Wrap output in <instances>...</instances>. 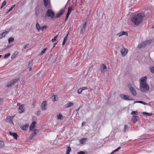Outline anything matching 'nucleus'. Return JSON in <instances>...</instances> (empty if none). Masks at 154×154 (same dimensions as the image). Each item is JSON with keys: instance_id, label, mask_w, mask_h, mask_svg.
I'll return each instance as SVG.
<instances>
[{"instance_id": "1", "label": "nucleus", "mask_w": 154, "mask_h": 154, "mask_svg": "<svg viewBox=\"0 0 154 154\" xmlns=\"http://www.w3.org/2000/svg\"><path fill=\"white\" fill-rule=\"evenodd\" d=\"M145 16V14L143 13H139L133 15L131 18V20L134 25L138 26L142 22Z\"/></svg>"}, {"instance_id": "2", "label": "nucleus", "mask_w": 154, "mask_h": 154, "mask_svg": "<svg viewBox=\"0 0 154 154\" xmlns=\"http://www.w3.org/2000/svg\"><path fill=\"white\" fill-rule=\"evenodd\" d=\"M147 79V78L146 76L140 79V89L142 91L145 92L149 90V87L146 82Z\"/></svg>"}, {"instance_id": "3", "label": "nucleus", "mask_w": 154, "mask_h": 154, "mask_svg": "<svg viewBox=\"0 0 154 154\" xmlns=\"http://www.w3.org/2000/svg\"><path fill=\"white\" fill-rule=\"evenodd\" d=\"M19 79V78H18L12 80L10 81V83H8L7 84L6 86L8 88L11 87L12 86L14 85L16 83L18 82Z\"/></svg>"}, {"instance_id": "4", "label": "nucleus", "mask_w": 154, "mask_h": 154, "mask_svg": "<svg viewBox=\"0 0 154 154\" xmlns=\"http://www.w3.org/2000/svg\"><path fill=\"white\" fill-rule=\"evenodd\" d=\"M46 15L48 17H50L52 19L55 17L54 12L50 9H49L47 10L46 13Z\"/></svg>"}, {"instance_id": "5", "label": "nucleus", "mask_w": 154, "mask_h": 154, "mask_svg": "<svg viewBox=\"0 0 154 154\" xmlns=\"http://www.w3.org/2000/svg\"><path fill=\"white\" fill-rule=\"evenodd\" d=\"M88 21L86 20L84 23L82 25H81L80 27L81 31L80 32V33L83 34L84 33L85 28L86 27V25Z\"/></svg>"}, {"instance_id": "6", "label": "nucleus", "mask_w": 154, "mask_h": 154, "mask_svg": "<svg viewBox=\"0 0 154 154\" xmlns=\"http://www.w3.org/2000/svg\"><path fill=\"white\" fill-rule=\"evenodd\" d=\"M151 41L147 40L141 43L140 44L138 45V47L139 48H141L143 47H144L146 46V45L148 44H149L150 43Z\"/></svg>"}, {"instance_id": "7", "label": "nucleus", "mask_w": 154, "mask_h": 154, "mask_svg": "<svg viewBox=\"0 0 154 154\" xmlns=\"http://www.w3.org/2000/svg\"><path fill=\"white\" fill-rule=\"evenodd\" d=\"M120 97L122 99L126 100H133V99H132L129 96L126 95L121 94L120 95Z\"/></svg>"}, {"instance_id": "8", "label": "nucleus", "mask_w": 154, "mask_h": 154, "mask_svg": "<svg viewBox=\"0 0 154 154\" xmlns=\"http://www.w3.org/2000/svg\"><path fill=\"white\" fill-rule=\"evenodd\" d=\"M14 116H8L7 117L6 121L7 122H9L11 124H13V120Z\"/></svg>"}, {"instance_id": "9", "label": "nucleus", "mask_w": 154, "mask_h": 154, "mask_svg": "<svg viewBox=\"0 0 154 154\" xmlns=\"http://www.w3.org/2000/svg\"><path fill=\"white\" fill-rule=\"evenodd\" d=\"M129 90L131 93V94L134 96L137 95V92L135 88L132 87H131L129 88Z\"/></svg>"}, {"instance_id": "10", "label": "nucleus", "mask_w": 154, "mask_h": 154, "mask_svg": "<svg viewBox=\"0 0 154 154\" xmlns=\"http://www.w3.org/2000/svg\"><path fill=\"white\" fill-rule=\"evenodd\" d=\"M64 11V10L62 9H61L59 12L56 14V17L57 18H58L60 17V16L63 14Z\"/></svg>"}, {"instance_id": "11", "label": "nucleus", "mask_w": 154, "mask_h": 154, "mask_svg": "<svg viewBox=\"0 0 154 154\" xmlns=\"http://www.w3.org/2000/svg\"><path fill=\"white\" fill-rule=\"evenodd\" d=\"M19 112L20 113H22L24 112V105H21L20 106L18 109Z\"/></svg>"}, {"instance_id": "12", "label": "nucleus", "mask_w": 154, "mask_h": 154, "mask_svg": "<svg viewBox=\"0 0 154 154\" xmlns=\"http://www.w3.org/2000/svg\"><path fill=\"white\" fill-rule=\"evenodd\" d=\"M138 118V116L133 115L132 118V121L133 123H135L137 121Z\"/></svg>"}, {"instance_id": "13", "label": "nucleus", "mask_w": 154, "mask_h": 154, "mask_svg": "<svg viewBox=\"0 0 154 154\" xmlns=\"http://www.w3.org/2000/svg\"><path fill=\"white\" fill-rule=\"evenodd\" d=\"M9 134L13 137L15 139H17L18 137L17 134L16 133L12 132L11 131L9 132Z\"/></svg>"}, {"instance_id": "14", "label": "nucleus", "mask_w": 154, "mask_h": 154, "mask_svg": "<svg viewBox=\"0 0 154 154\" xmlns=\"http://www.w3.org/2000/svg\"><path fill=\"white\" fill-rule=\"evenodd\" d=\"M121 52L122 55L125 56L128 52V49L125 48H123L121 50Z\"/></svg>"}, {"instance_id": "15", "label": "nucleus", "mask_w": 154, "mask_h": 154, "mask_svg": "<svg viewBox=\"0 0 154 154\" xmlns=\"http://www.w3.org/2000/svg\"><path fill=\"white\" fill-rule=\"evenodd\" d=\"M117 35H118L119 37L121 36L122 35H125L126 36H128V33L126 32L122 31L119 32Z\"/></svg>"}, {"instance_id": "16", "label": "nucleus", "mask_w": 154, "mask_h": 154, "mask_svg": "<svg viewBox=\"0 0 154 154\" xmlns=\"http://www.w3.org/2000/svg\"><path fill=\"white\" fill-rule=\"evenodd\" d=\"M46 102V101H44L42 104L41 106L42 108V110H46V108L45 107Z\"/></svg>"}, {"instance_id": "17", "label": "nucleus", "mask_w": 154, "mask_h": 154, "mask_svg": "<svg viewBox=\"0 0 154 154\" xmlns=\"http://www.w3.org/2000/svg\"><path fill=\"white\" fill-rule=\"evenodd\" d=\"M29 125L28 124L23 125L21 127V129L24 131H27L29 128Z\"/></svg>"}, {"instance_id": "18", "label": "nucleus", "mask_w": 154, "mask_h": 154, "mask_svg": "<svg viewBox=\"0 0 154 154\" xmlns=\"http://www.w3.org/2000/svg\"><path fill=\"white\" fill-rule=\"evenodd\" d=\"M106 69V66L104 64H102L101 67V71L102 72H105Z\"/></svg>"}, {"instance_id": "19", "label": "nucleus", "mask_w": 154, "mask_h": 154, "mask_svg": "<svg viewBox=\"0 0 154 154\" xmlns=\"http://www.w3.org/2000/svg\"><path fill=\"white\" fill-rule=\"evenodd\" d=\"M8 31H5L4 32L2 33L1 34H0V39L2 38V37H5L6 34L8 33Z\"/></svg>"}, {"instance_id": "20", "label": "nucleus", "mask_w": 154, "mask_h": 154, "mask_svg": "<svg viewBox=\"0 0 154 154\" xmlns=\"http://www.w3.org/2000/svg\"><path fill=\"white\" fill-rule=\"evenodd\" d=\"M139 103L143 104L144 105H147L148 103L142 101H136L134 102V103Z\"/></svg>"}, {"instance_id": "21", "label": "nucleus", "mask_w": 154, "mask_h": 154, "mask_svg": "<svg viewBox=\"0 0 154 154\" xmlns=\"http://www.w3.org/2000/svg\"><path fill=\"white\" fill-rule=\"evenodd\" d=\"M69 32L67 33V34L66 35V36H65V37L64 38V40L63 41V46L66 42L67 39V37L68 35Z\"/></svg>"}, {"instance_id": "22", "label": "nucleus", "mask_w": 154, "mask_h": 154, "mask_svg": "<svg viewBox=\"0 0 154 154\" xmlns=\"http://www.w3.org/2000/svg\"><path fill=\"white\" fill-rule=\"evenodd\" d=\"M72 10V8L70 7H69L68 9V12L66 14L67 15H69L70 14Z\"/></svg>"}, {"instance_id": "23", "label": "nucleus", "mask_w": 154, "mask_h": 154, "mask_svg": "<svg viewBox=\"0 0 154 154\" xmlns=\"http://www.w3.org/2000/svg\"><path fill=\"white\" fill-rule=\"evenodd\" d=\"M86 138H82L79 140V142L83 144L85 142V140H86Z\"/></svg>"}, {"instance_id": "24", "label": "nucleus", "mask_w": 154, "mask_h": 154, "mask_svg": "<svg viewBox=\"0 0 154 154\" xmlns=\"http://www.w3.org/2000/svg\"><path fill=\"white\" fill-rule=\"evenodd\" d=\"M19 53V52L18 51H16L14 53V54H13L12 55H11V59H13V58H14L16 56V55L17 54H18V53Z\"/></svg>"}, {"instance_id": "25", "label": "nucleus", "mask_w": 154, "mask_h": 154, "mask_svg": "<svg viewBox=\"0 0 154 154\" xmlns=\"http://www.w3.org/2000/svg\"><path fill=\"white\" fill-rule=\"evenodd\" d=\"M73 105V104L71 102H69L66 104V107H69Z\"/></svg>"}, {"instance_id": "26", "label": "nucleus", "mask_w": 154, "mask_h": 154, "mask_svg": "<svg viewBox=\"0 0 154 154\" xmlns=\"http://www.w3.org/2000/svg\"><path fill=\"white\" fill-rule=\"evenodd\" d=\"M35 127L30 126L29 127V131H36V130L35 129Z\"/></svg>"}, {"instance_id": "27", "label": "nucleus", "mask_w": 154, "mask_h": 154, "mask_svg": "<svg viewBox=\"0 0 154 154\" xmlns=\"http://www.w3.org/2000/svg\"><path fill=\"white\" fill-rule=\"evenodd\" d=\"M67 149L66 151V154H69L71 150V148L70 146L67 147Z\"/></svg>"}, {"instance_id": "28", "label": "nucleus", "mask_w": 154, "mask_h": 154, "mask_svg": "<svg viewBox=\"0 0 154 154\" xmlns=\"http://www.w3.org/2000/svg\"><path fill=\"white\" fill-rule=\"evenodd\" d=\"M36 27L38 30V31H39L41 27L40 26L39 24L38 23H37L36 25Z\"/></svg>"}, {"instance_id": "29", "label": "nucleus", "mask_w": 154, "mask_h": 154, "mask_svg": "<svg viewBox=\"0 0 154 154\" xmlns=\"http://www.w3.org/2000/svg\"><path fill=\"white\" fill-rule=\"evenodd\" d=\"M44 5L46 7H47L48 3V0H43Z\"/></svg>"}, {"instance_id": "30", "label": "nucleus", "mask_w": 154, "mask_h": 154, "mask_svg": "<svg viewBox=\"0 0 154 154\" xmlns=\"http://www.w3.org/2000/svg\"><path fill=\"white\" fill-rule=\"evenodd\" d=\"M36 134V131H34V132L31 134L30 138L31 139H32L33 138L35 135Z\"/></svg>"}, {"instance_id": "31", "label": "nucleus", "mask_w": 154, "mask_h": 154, "mask_svg": "<svg viewBox=\"0 0 154 154\" xmlns=\"http://www.w3.org/2000/svg\"><path fill=\"white\" fill-rule=\"evenodd\" d=\"M4 142L2 141H0V148H3L4 146Z\"/></svg>"}, {"instance_id": "32", "label": "nucleus", "mask_w": 154, "mask_h": 154, "mask_svg": "<svg viewBox=\"0 0 154 154\" xmlns=\"http://www.w3.org/2000/svg\"><path fill=\"white\" fill-rule=\"evenodd\" d=\"M14 38H13V37H11L10 38H9V39H8V43H10L11 42L13 41H14Z\"/></svg>"}, {"instance_id": "33", "label": "nucleus", "mask_w": 154, "mask_h": 154, "mask_svg": "<svg viewBox=\"0 0 154 154\" xmlns=\"http://www.w3.org/2000/svg\"><path fill=\"white\" fill-rule=\"evenodd\" d=\"M47 48H44L41 52V53H40V55H43L44 53L45 52V51H46V50H47Z\"/></svg>"}, {"instance_id": "34", "label": "nucleus", "mask_w": 154, "mask_h": 154, "mask_svg": "<svg viewBox=\"0 0 154 154\" xmlns=\"http://www.w3.org/2000/svg\"><path fill=\"white\" fill-rule=\"evenodd\" d=\"M57 118L58 119L60 120L62 119L63 116L61 114H59V115H57Z\"/></svg>"}, {"instance_id": "35", "label": "nucleus", "mask_w": 154, "mask_h": 154, "mask_svg": "<svg viewBox=\"0 0 154 154\" xmlns=\"http://www.w3.org/2000/svg\"><path fill=\"white\" fill-rule=\"evenodd\" d=\"M47 27V26L46 25L41 27L40 29H41L42 31H43L46 29Z\"/></svg>"}, {"instance_id": "36", "label": "nucleus", "mask_w": 154, "mask_h": 154, "mask_svg": "<svg viewBox=\"0 0 154 154\" xmlns=\"http://www.w3.org/2000/svg\"><path fill=\"white\" fill-rule=\"evenodd\" d=\"M15 6V5H12L11 7L6 12V13H8L11 11L12 10V9L14 8Z\"/></svg>"}, {"instance_id": "37", "label": "nucleus", "mask_w": 154, "mask_h": 154, "mask_svg": "<svg viewBox=\"0 0 154 154\" xmlns=\"http://www.w3.org/2000/svg\"><path fill=\"white\" fill-rule=\"evenodd\" d=\"M143 113L144 115L146 114V115H147V116H151L152 115V113H148V112H143Z\"/></svg>"}, {"instance_id": "38", "label": "nucleus", "mask_w": 154, "mask_h": 154, "mask_svg": "<svg viewBox=\"0 0 154 154\" xmlns=\"http://www.w3.org/2000/svg\"><path fill=\"white\" fill-rule=\"evenodd\" d=\"M10 53L6 54L5 55V56L4 57V58L5 59H7V58L10 56Z\"/></svg>"}, {"instance_id": "39", "label": "nucleus", "mask_w": 154, "mask_h": 154, "mask_svg": "<svg viewBox=\"0 0 154 154\" xmlns=\"http://www.w3.org/2000/svg\"><path fill=\"white\" fill-rule=\"evenodd\" d=\"M131 115H137L138 114V112L137 111H133L131 112Z\"/></svg>"}, {"instance_id": "40", "label": "nucleus", "mask_w": 154, "mask_h": 154, "mask_svg": "<svg viewBox=\"0 0 154 154\" xmlns=\"http://www.w3.org/2000/svg\"><path fill=\"white\" fill-rule=\"evenodd\" d=\"M36 124V122H35V121L32 122L30 126L35 127L36 126H35V125Z\"/></svg>"}, {"instance_id": "41", "label": "nucleus", "mask_w": 154, "mask_h": 154, "mask_svg": "<svg viewBox=\"0 0 154 154\" xmlns=\"http://www.w3.org/2000/svg\"><path fill=\"white\" fill-rule=\"evenodd\" d=\"M6 4V1H4L2 5V6L1 8V9H2L4 6H5Z\"/></svg>"}, {"instance_id": "42", "label": "nucleus", "mask_w": 154, "mask_h": 154, "mask_svg": "<svg viewBox=\"0 0 154 154\" xmlns=\"http://www.w3.org/2000/svg\"><path fill=\"white\" fill-rule=\"evenodd\" d=\"M150 69L152 73H154V66L150 67Z\"/></svg>"}, {"instance_id": "43", "label": "nucleus", "mask_w": 154, "mask_h": 154, "mask_svg": "<svg viewBox=\"0 0 154 154\" xmlns=\"http://www.w3.org/2000/svg\"><path fill=\"white\" fill-rule=\"evenodd\" d=\"M128 127L127 125H125L124 126V130L125 132H126L128 130Z\"/></svg>"}, {"instance_id": "44", "label": "nucleus", "mask_w": 154, "mask_h": 154, "mask_svg": "<svg viewBox=\"0 0 154 154\" xmlns=\"http://www.w3.org/2000/svg\"><path fill=\"white\" fill-rule=\"evenodd\" d=\"M32 65V61H30L28 63V66L29 67H31Z\"/></svg>"}, {"instance_id": "45", "label": "nucleus", "mask_w": 154, "mask_h": 154, "mask_svg": "<svg viewBox=\"0 0 154 154\" xmlns=\"http://www.w3.org/2000/svg\"><path fill=\"white\" fill-rule=\"evenodd\" d=\"M57 36H58V35H57V36H55V37H54V38H53V39H52L51 40V41H52V42H54L56 41V39H57Z\"/></svg>"}, {"instance_id": "46", "label": "nucleus", "mask_w": 154, "mask_h": 154, "mask_svg": "<svg viewBox=\"0 0 154 154\" xmlns=\"http://www.w3.org/2000/svg\"><path fill=\"white\" fill-rule=\"evenodd\" d=\"M56 96L55 95H54L53 96L52 98L53 100L54 101H55L57 100H56Z\"/></svg>"}, {"instance_id": "47", "label": "nucleus", "mask_w": 154, "mask_h": 154, "mask_svg": "<svg viewBox=\"0 0 154 154\" xmlns=\"http://www.w3.org/2000/svg\"><path fill=\"white\" fill-rule=\"evenodd\" d=\"M82 91V90L81 88H80L78 90V93L79 94H81Z\"/></svg>"}, {"instance_id": "48", "label": "nucleus", "mask_w": 154, "mask_h": 154, "mask_svg": "<svg viewBox=\"0 0 154 154\" xmlns=\"http://www.w3.org/2000/svg\"><path fill=\"white\" fill-rule=\"evenodd\" d=\"M85 152L83 151H80L77 152V154H85Z\"/></svg>"}, {"instance_id": "49", "label": "nucleus", "mask_w": 154, "mask_h": 154, "mask_svg": "<svg viewBox=\"0 0 154 154\" xmlns=\"http://www.w3.org/2000/svg\"><path fill=\"white\" fill-rule=\"evenodd\" d=\"M29 45V44H26V45H24L23 47V49H25L26 48L27 46H28Z\"/></svg>"}, {"instance_id": "50", "label": "nucleus", "mask_w": 154, "mask_h": 154, "mask_svg": "<svg viewBox=\"0 0 154 154\" xmlns=\"http://www.w3.org/2000/svg\"><path fill=\"white\" fill-rule=\"evenodd\" d=\"M3 101V100L2 99L0 98V105L2 103Z\"/></svg>"}, {"instance_id": "51", "label": "nucleus", "mask_w": 154, "mask_h": 154, "mask_svg": "<svg viewBox=\"0 0 154 154\" xmlns=\"http://www.w3.org/2000/svg\"><path fill=\"white\" fill-rule=\"evenodd\" d=\"M121 147H119L117 149H116L115 150V151L116 152L118 151V150H119L120 149Z\"/></svg>"}, {"instance_id": "52", "label": "nucleus", "mask_w": 154, "mask_h": 154, "mask_svg": "<svg viewBox=\"0 0 154 154\" xmlns=\"http://www.w3.org/2000/svg\"><path fill=\"white\" fill-rule=\"evenodd\" d=\"M87 89V87H82V88H81L82 90V91L83 90L86 89Z\"/></svg>"}, {"instance_id": "53", "label": "nucleus", "mask_w": 154, "mask_h": 154, "mask_svg": "<svg viewBox=\"0 0 154 154\" xmlns=\"http://www.w3.org/2000/svg\"><path fill=\"white\" fill-rule=\"evenodd\" d=\"M40 111H38L37 113V114L38 115H40Z\"/></svg>"}, {"instance_id": "54", "label": "nucleus", "mask_w": 154, "mask_h": 154, "mask_svg": "<svg viewBox=\"0 0 154 154\" xmlns=\"http://www.w3.org/2000/svg\"><path fill=\"white\" fill-rule=\"evenodd\" d=\"M57 42L55 43L54 44V45L53 46V48H54V47L56 46V45H57Z\"/></svg>"}, {"instance_id": "55", "label": "nucleus", "mask_w": 154, "mask_h": 154, "mask_svg": "<svg viewBox=\"0 0 154 154\" xmlns=\"http://www.w3.org/2000/svg\"><path fill=\"white\" fill-rule=\"evenodd\" d=\"M32 70V67H29V71H31Z\"/></svg>"}, {"instance_id": "56", "label": "nucleus", "mask_w": 154, "mask_h": 154, "mask_svg": "<svg viewBox=\"0 0 154 154\" xmlns=\"http://www.w3.org/2000/svg\"><path fill=\"white\" fill-rule=\"evenodd\" d=\"M115 152H116V151H115V150H113V151H112L111 153L112 154H113Z\"/></svg>"}, {"instance_id": "57", "label": "nucleus", "mask_w": 154, "mask_h": 154, "mask_svg": "<svg viewBox=\"0 0 154 154\" xmlns=\"http://www.w3.org/2000/svg\"><path fill=\"white\" fill-rule=\"evenodd\" d=\"M69 15H66V19H67L69 17Z\"/></svg>"}, {"instance_id": "58", "label": "nucleus", "mask_w": 154, "mask_h": 154, "mask_svg": "<svg viewBox=\"0 0 154 154\" xmlns=\"http://www.w3.org/2000/svg\"><path fill=\"white\" fill-rule=\"evenodd\" d=\"M152 28H154V23H153L152 25Z\"/></svg>"}, {"instance_id": "59", "label": "nucleus", "mask_w": 154, "mask_h": 154, "mask_svg": "<svg viewBox=\"0 0 154 154\" xmlns=\"http://www.w3.org/2000/svg\"><path fill=\"white\" fill-rule=\"evenodd\" d=\"M20 103H17V105L18 106L20 105Z\"/></svg>"}, {"instance_id": "60", "label": "nucleus", "mask_w": 154, "mask_h": 154, "mask_svg": "<svg viewBox=\"0 0 154 154\" xmlns=\"http://www.w3.org/2000/svg\"><path fill=\"white\" fill-rule=\"evenodd\" d=\"M85 123H84V122H83L82 123V125H84V124H85Z\"/></svg>"}, {"instance_id": "61", "label": "nucleus", "mask_w": 154, "mask_h": 154, "mask_svg": "<svg viewBox=\"0 0 154 154\" xmlns=\"http://www.w3.org/2000/svg\"><path fill=\"white\" fill-rule=\"evenodd\" d=\"M53 48H53V47L51 49V51H52V49H53Z\"/></svg>"}, {"instance_id": "62", "label": "nucleus", "mask_w": 154, "mask_h": 154, "mask_svg": "<svg viewBox=\"0 0 154 154\" xmlns=\"http://www.w3.org/2000/svg\"><path fill=\"white\" fill-rule=\"evenodd\" d=\"M2 56V55H0V58Z\"/></svg>"}, {"instance_id": "63", "label": "nucleus", "mask_w": 154, "mask_h": 154, "mask_svg": "<svg viewBox=\"0 0 154 154\" xmlns=\"http://www.w3.org/2000/svg\"><path fill=\"white\" fill-rule=\"evenodd\" d=\"M67 20V19H66V18H65V20L66 21V20Z\"/></svg>"}, {"instance_id": "64", "label": "nucleus", "mask_w": 154, "mask_h": 154, "mask_svg": "<svg viewBox=\"0 0 154 154\" xmlns=\"http://www.w3.org/2000/svg\"><path fill=\"white\" fill-rule=\"evenodd\" d=\"M79 109H77L76 110L77 111V110H79Z\"/></svg>"}]
</instances>
